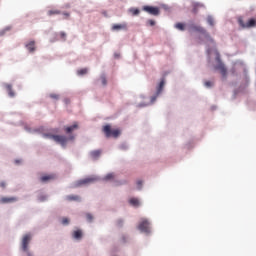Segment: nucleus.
<instances>
[{
	"label": "nucleus",
	"mask_w": 256,
	"mask_h": 256,
	"mask_svg": "<svg viewBox=\"0 0 256 256\" xmlns=\"http://www.w3.org/2000/svg\"><path fill=\"white\" fill-rule=\"evenodd\" d=\"M60 37L65 41V38L67 37V34L65 32L60 33Z\"/></svg>",
	"instance_id": "obj_39"
},
{
	"label": "nucleus",
	"mask_w": 256,
	"mask_h": 256,
	"mask_svg": "<svg viewBox=\"0 0 256 256\" xmlns=\"http://www.w3.org/2000/svg\"><path fill=\"white\" fill-rule=\"evenodd\" d=\"M95 181H99L97 177H88L84 179H80L76 182L75 187H81L83 185H89L91 183H95Z\"/></svg>",
	"instance_id": "obj_7"
},
{
	"label": "nucleus",
	"mask_w": 256,
	"mask_h": 256,
	"mask_svg": "<svg viewBox=\"0 0 256 256\" xmlns=\"http://www.w3.org/2000/svg\"><path fill=\"white\" fill-rule=\"evenodd\" d=\"M120 185H127V180H121Z\"/></svg>",
	"instance_id": "obj_41"
},
{
	"label": "nucleus",
	"mask_w": 256,
	"mask_h": 256,
	"mask_svg": "<svg viewBox=\"0 0 256 256\" xmlns=\"http://www.w3.org/2000/svg\"><path fill=\"white\" fill-rule=\"evenodd\" d=\"M5 186H6L5 182L0 183V187L5 188Z\"/></svg>",
	"instance_id": "obj_42"
},
{
	"label": "nucleus",
	"mask_w": 256,
	"mask_h": 256,
	"mask_svg": "<svg viewBox=\"0 0 256 256\" xmlns=\"http://www.w3.org/2000/svg\"><path fill=\"white\" fill-rule=\"evenodd\" d=\"M7 31H11L10 26H7L2 31H0V36L3 37V35H5V33H7Z\"/></svg>",
	"instance_id": "obj_28"
},
{
	"label": "nucleus",
	"mask_w": 256,
	"mask_h": 256,
	"mask_svg": "<svg viewBox=\"0 0 256 256\" xmlns=\"http://www.w3.org/2000/svg\"><path fill=\"white\" fill-rule=\"evenodd\" d=\"M129 203L132 207H139L141 205V202L137 198H130Z\"/></svg>",
	"instance_id": "obj_15"
},
{
	"label": "nucleus",
	"mask_w": 256,
	"mask_h": 256,
	"mask_svg": "<svg viewBox=\"0 0 256 256\" xmlns=\"http://www.w3.org/2000/svg\"><path fill=\"white\" fill-rule=\"evenodd\" d=\"M189 31H196L197 33H201L204 39V40H201V43H213V38H211V35L208 34L205 28L191 24L189 27Z\"/></svg>",
	"instance_id": "obj_2"
},
{
	"label": "nucleus",
	"mask_w": 256,
	"mask_h": 256,
	"mask_svg": "<svg viewBox=\"0 0 256 256\" xmlns=\"http://www.w3.org/2000/svg\"><path fill=\"white\" fill-rule=\"evenodd\" d=\"M119 149H120V151H127V149H129V144L122 143L119 145Z\"/></svg>",
	"instance_id": "obj_24"
},
{
	"label": "nucleus",
	"mask_w": 256,
	"mask_h": 256,
	"mask_svg": "<svg viewBox=\"0 0 256 256\" xmlns=\"http://www.w3.org/2000/svg\"><path fill=\"white\" fill-rule=\"evenodd\" d=\"M101 81H102V85H107V77H105V74L101 75Z\"/></svg>",
	"instance_id": "obj_34"
},
{
	"label": "nucleus",
	"mask_w": 256,
	"mask_h": 256,
	"mask_svg": "<svg viewBox=\"0 0 256 256\" xmlns=\"http://www.w3.org/2000/svg\"><path fill=\"white\" fill-rule=\"evenodd\" d=\"M58 129H54V132L57 133Z\"/></svg>",
	"instance_id": "obj_47"
},
{
	"label": "nucleus",
	"mask_w": 256,
	"mask_h": 256,
	"mask_svg": "<svg viewBox=\"0 0 256 256\" xmlns=\"http://www.w3.org/2000/svg\"><path fill=\"white\" fill-rule=\"evenodd\" d=\"M64 17H69V13L65 12L63 13Z\"/></svg>",
	"instance_id": "obj_44"
},
{
	"label": "nucleus",
	"mask_w": 256,
	"mask_h": 256,
	"mask_svg": "<svg viewBox=\"0 0 256 256\" xmlns=\"http://www.w3.org/2000/svg\"><path fill=\"white\" fill-rule=\"evenodd\" d=\"M204 85H205V87H207V89H211V87H213V82H211V81H206V82L204 83Z\"/></svg>",
	"instance_id": "obj_35"
},
{
	"label": "nucleus",
	"mask_w": 256,
	"mask_h": 256,
	"mask_svg": "<svg viewBox=\"0 0 256 256\" xmlns=\"http://www.w3.org/2000/svg\"><path fill=\"white\" fill-rule=\"evenodd\" d=\"M67 201H81V197L77 195H68L66 196Z\"/></svg>",
	"instance_id": "obj_19"
},
{
	"label": "nucleus",
	"mask_w": 256,
	"mask_h": 256,
	"mask_svg": "<svg viewBox=\"0 0 256 256\" xmlns=\"http://www.w3.org/2000/svg\"><path fill=\"white\" fill-rule=\"evenodd\" d=\"M238 65H241L245 71V64H243V61H238L235 63L234 67H237Z\"/></svg>",
	"instance_id": "obj_36"
},
{
	"label": "nucleus",
	"mask_w": 256,
	"mask_h": 256,
	"mask_svg": "<svg viewBox=\"0 0 256 256\" xmlns=\"http://www.w3.org/2000/svg\"><path fill=\"white\" fill-rule=\"evenodd\" d=\"M25 47H26L27 51H29V53H34L35 41H30V42L26 43Z\"/></svg>",
	"instance_id": "obj_13"
},
{
	"label": "nucleus",
	"mask_w": 256,
	"mask_h": 256,
	"mask_svg": "<svg viewBox=\"0 0 256 256\" xmlns=\"http://www.w3.org/2000/svg\"><path fill=\"white\" fill-rule=\"evenodd\" d=\"M115 59H119V53H114Z\"/></svg>",
	"instance_id": "obj_43"
},
{
	"label": "nucleus",
	"mask_w": 256,
	"mask_h": 256,
	"mask_svg": "<svg viewBox=\"0 0 256 256\" xmlns=\"http://www.w3.org/2000/svg\"><path fill=\"white\" fill-rule=\"evenodd\" d=\"M61 13L59 10H49L48 15H59Z\"/></svg>",
	"instance_id": "obj_33"
},
{
	"label": "nucleus",
	"mask_w": 256,
	"mask_h": 256,
	"mask_svg": "<svg viewBox=\"0 0 256 256\" xmlns=\"http://www.w3.org/2000/svg\"><path fill=\"white\" fill-rule=\"evenodd\" d=\"M86 219H87L88 223H92L93 222V215L91 213H87L86 214Z\"/></svg>",
	"instance_id": "obj_32"
},
{
	"label": "nucleus",
	"mask_w": 256,
	"mask_h": 256,
	"mask_svg": "<svg viewBox=\"0 0 256 256\" xmlns=\"http://www.w3.org/2000/svg\"><path fill=\"white\" fill-rule=\"evenodd\" d=\"M147 25H150V27H154L155 21L154 20H148Z\"/></svg>",
	"instance_id": "obj_38"
},
{
	"label": "nucleus",
	"mask_w": 256,
	"mask_h": 256,
	"mask_svg": "<svg viewBox=\"0 0 256 256\" xmlns=\"http://www.w3.org/2000/svg\"><path fill=\"white\" fill-rule=\"evenodd\" d=\"M216 61L218 64L215 66V69L217 71H220L223 79H225V77H227V68H225V64H223V62L221 61V56L219 55V52L216 53Z\"/></svg>",
	"instance_id": "obj_4"
},
{
	"label": "nucleus",
	"mask_w": 256,
	"mask_h": 256,
	"mask_svg": "<svg viewBox=\"0 0 256 256\" xmlns=\"http://www.w3.org/2000/svg\"><path fill=\"white\" fill-rule=\"evenodd\" d=\"M123 223H125V221L123 219H118L117 220L118 227H123Z\"/></svg>",
	"instance_id": "obj_37"
},
{
	"label": "nucleus",
	"mask_w": 256,
	"mask_h": 256,
	"mask_svg": "<svg viewBox=\"0 0 256 256\" xmlns=\"http://www.w3.org/2000/svg\"><path fill=\"white\" fill-rule=\"evenodd\" d=\"M87 71H89L87 68L80 69L77 71V75H87Z\"/></svg>",
	"instance_id": "obj_29"
},
{
	"label": "nucleus",
	"mask_w": 256,
	"mask_h": 256,
	"mask_svg": "<svg viewBox=\"0 0 256 256\" xmlns=\"http://www.w3.org/2000/svg\"><path fill=\"white\" fill-rule=\"evenodd\" d=\"M92 159H98V157L101 155V150H94L90 152Z\"/></svg>",
	"instance_id": "obj_20"
},
{
	"label": "nucleus",
	"mask_w": 256,
	"mask_h": 256,
	"mask_svg": "<svg viewBox=\"0 0 256 256\" xmlns=\"http://www.w3.org/2000/svg\"><path fill=\"white\" fill-rule=\"evenodd\" d=\"M129 12L132 13V15L137 16L139 15L140 11L137 8H130Z\"/></svg>",
	"instance_id": "obj_26"
},
{
	"label": "nucleus",
	"mask_w": 256,
	"mask_h": 256,
	"mask_svg": "<svg viewBox=\"0 0 256 256\" xmlns=\"http://www.w3.org/2000/svg\"><path fill=\"white\" fill-rule=\"evenodd\" d=\"M51 99H59V95L57 94H50Z\"/></svg>",
	"instance_id": "obj_40"
},
{
	"label": "nucleus",
	"mask_w": 256,
	"mask_h": 256,
	"mask_svg": "<svg viewBox=\"0 0 256 256\" xmlns=\"http://www.w3.org/2000/svg\"><path fill=\"white\" fill-rule=\"evenodd\" d=\"M175 29H178L179 31H185V24L183 23H177L175 24Z\"/></svg>",
	"instance_id": "obj_23"
},
{
	"label": "nucleus",
	"mask_w": 256,
	"mask_h": 256,
	"mask_svg": "<svg viewBox=\"0 0 256 256\" xmlns=\"http://www.w3.org/2000/svg\"><path fill=\"white\" fill-rule=\"evenodd\" d=\"M15 163H19V160H16Z\"/></svg>",
	"instance_id": "obj_48"
},
{
	"label": "nucleus",
	"mask_w": 256,
	"mask_h": 256,
	"mask_svg": "<svg viewBox=\"0 0 256 256\" xmlns=\"http://www.w3.org/2000/svg\"><path fill=\"white\" fill-rule=\"evenodd\" d=\"M140 97H141L142 99H145V96H143V95H141Z\"/></svg>",
	"instance_id": "obj_46"
},
{
	"label": "nucleus",
	"mask_w": 256,
	"mask_h": 256,
	"mask_svg": "<svg viewBox=\"0 0 256 256\" xmlns=\"http://www.w3.org/2000/svg\"><path fill=\"white\" fill-rule=\"evenodd\" d=\"M207 53H209V50H207Z\"/></svg>",
	"instance_id": "obj_49"
},
{
	"label": "nucleus",
	"mask_w": 256,
	"mask_h": 256,
	"mask_svg": "<svg viewBox=\"0 0 256 256\" xmlns=\"http://www.w3.org/2000/svg\"><path fill=\"white\" fill-rule=\"evenodd\" d=\"M31 239H33L31 233L25 234L22 237L21 250L24 251V253H27V251H29V243H31Z\"/></svg>",
	"instance_id": "obj_6"
},
{
	"label": "nucleus",
	"mask_w": 256,
	"mask_h": 256,
	"mask_svg": "<svg viewBox=\"0 0 256 256\" xmlns=\"http://www.w3.org/2000/svg\"><path fill=\"white\" fill-rule=\"evenodd\" d=\"M2 87L8 91L9 97H15V92H13V86L11 84L3 83Z\"/></svg>",
	"instance_id": "obj_11"
},
{
	"label": "nucleus",
	"mask_w": 256,
	"mask_h": 256,
	"mask_svg": "<svg viewBox=\"0 0 256 256\" xmlns=\"http://www.w3.org/2000/svg\"><path fill=\"white\" fill-rule=\"evenodd\" d=\"M130 242H131V238L128 235H123L121 237L120 243L125 244V243H130Z\"/></svg>",
	"instance_id": "obj_22"
},
{
	"label": "nucleus",
	"mask_w": 256,
	"mask_h": 256,
	"mask_svg": "<svg viewBox=\"0 0 256 256\" xmlns=\"http://www.w3.org/2000/svg\"><path fill=\"white\" fill-rule=\"evenodd\" d=\"M206 21L210 27H215V18H213L211 15L207 16Z\"/></svg>",
	"instance_id": "obj_18"
},
{
	"label": "nucleus",
	"mask_w": 256,
	"mask_h": 256,
	"mask_svg": "<svg viewBox=\"0 0 256 256\" xmlns=\"http://www.w3.org/2000/svg\"><path fill=\"white\" fill-rule=\"evenodd\" d=\"M73 239H76V241L81 240V237H83V232L81 230H76L72 234Z\"/></svg>",
	"instance_id": "obj_14"
},
{
	"label": "nucleus",
	"mask_w": 256,
	"mask_h": 256,
	"mask_svg": "<svg viewBox=\"0 0 256 256\" xmlns=\"http://www.w3.org/2000/svg\"><path fill=\"white\" fill-rule=\"evenodd\" d=\"M121 29H125V25H123V24H114L112 26V31H121Z\"/></svg>",
	"instance_id": "obj_21"
},
{
	"label": "nucleus",
	"mask_w": 256,
	"mask_h": 256,
	"mask_svg": "<svg viewBox=\"0 0 256 256\" xmlns=\"http://www.w3.org/2000/svg\"><path fill=\"white\" fill-rule=\"evenodd\" d=\"M165 87V79H162L159 83V85L156 88V93L150 98L149 103H140L138 104V107H148V105H153L156 101L159 95L163 93V88Z\"/></svg>",
	"instance_id": "obj_3"
},
{
	"label": "nucleus",
	"mask_w": 256,
	"mask_h": 256,
	"mask_svg": "<svg viewBox=\"0 0 256 256\" xmlns=\"http://www.w3.org/2000/svg\"><path fill=\"white\" fill-rule=\"evenodd\" d=\"M17 201V198L15 197H3L0 199V203L6 204V203H15Z\"/></svg>",
	"instance_id": "obj_12"
},
{
	"label": "nucleus",
	"mask_w": 256,
	"mask_h": 256,
	"mask_svg": "<svg viewBox=\"0 0 256 256\" xmlns=\"http://www.w3.org/2000/svg\"><path fill=\"white\" fill-rule=\"evenodd\" d=\"M139 231L149 235L151 233V223L147 219H142L138 225Z\"/></svg>",
	"instance_id": "obj_5"
},
{
	"label": "nucleus",
	"mask_w": 256,
	"mask_h": 256,
	"mask_svg": "<svg viewBox=\"0 0 256 256\" xmlns=\"http://www.w3.org/2000/svg\"><path fill=\"white\" fill-rule=\"evenodd\" d=\"M61 223H62V225H64V227H67V225H69V223H70V220H69V218H62Z\"/></svg>",
	"instance_id": "obj_31"
},
{
	"label": "nucleus",
	"mask_w": 256,
	"mask_h": 256,
	"mask_svg": "<svg viewBox=\"0 0 256 256\" xmlns=\"http://www.w3.org/2000/svg\"><path fill=\"white\" fill-rule=\"evenodd\" d=\"M103 131H104L106 137H114L115 139H117V137H119V133H120L119 130H117V129L112 130L110 125L104 126Z\"/></svg>",
	"instance_id": "obj_8"
},
{
	"label": "nucleus",
	"mask_w": 256,
	"mask_h": 256,
	"mask_svg": "<svg viewBox=\"0 0 256 256\" xmlns=\"http://www.w3.org/2000/svg\"><path fill=\"white\" fill-rule=\"evenodd\" d=\"M65 103H69V99H65Z\"/></svg>",
	"instance_id": "obj_45"
},
{
	"label": "nucleus",
	"mask_w": 256,
	"mask_h": 256,
	"mask_svg": "<svg viewBox=\"0 0 256 256\" xmlns=\"http://www.w3.org/2000/svg\"><path fill=\"white\" fill-rule=\"evenodd\" d=\"M40 179H41V181H42L43 183H47V181H50V179H53V176H51V175H46V176H42Z\"/></svg>",
	"instance_id": "obj_25"
},
{
	"label": "nucleus",
	"mask_w": 256,
	"mask_h": 256,
	"mask_svg": "<svg viewBox=\"0 0 256 256\" xmlns=\"http://www.w3.org/2000/svg\"><path fill=\"white\" fill-rule=\"evenodd\" d=\"M136 185H137V190L138 191H141V189H143V181L142 180H138L136 182Z\"/></svg>",
	"instance_id": "obj_30"
},
{
	"label": "nucleus",
	"mask_w": 256,
	"mask_h": 256,
	"mask_svg": "<svg viewBox=\"0 0 256 256\" xmlns=\"http://www.w3.org/2000/svg\"><path fill=\"white\" fill-rule=\"evenodd\" d=\"M115 179V173L111 172L106 174L103 178L102 181H113Z\"/></svg>",
	"instance_id": "obj_16"
},
{
	"label": "nucleus",
	"mask_w": 256,
	"mask_h": 256,
	"mask_svg": "<svg viewBox=\"0 0 256 256\" xmlns=\"http://www.w3.org/2000/svg\"><path fill=\"white\" fill-rule=\"evenodd\" d=\"M78 127L79 126L77 124L65 127V133L68 136L45 133V128L43 127L31 128L29 126H25V131H27V133H32V135H42L43 139H50L52 141H55V143L60 145L62 149H67V143H69V141H75L73 131L78 129Z\"/></svg>",
	"instance_id": "obj_1"
},
{
	"label": "nucleus",
	"mask_w": 256,
	"mask_h": 256,
	"mask_svg": "<svg viewBox=\"0 0 256 256\" xmlns=\"http://www.w3.org/2000/svg\"><path fill=\"white\" fill-rule=\"evenodd\" d=\"M238 23H239V25H240L241 27H243V28L255 27V25H256V21H255V19H253V18H251L250 20H248V22H247L246 24L243 22L242 19H239V20H238Z\"/></svg>",
	"instance_id": "obj_10"
},
{
	"label": "nucleus",
	"mask_w": 256,
	"mask_h": 256,
	"mask_svg": "<svg viewBox=\"0 0 256 256\" xmlns=\"http://www.w3.org/2000/svg\"><path fill=\"white\" fill-rule=\"evenodd\" d=\"M199 7H203V4L201 3H195L193 5V13H197V9H199Z\"/></svg>",
	"instance_id": "obj_27"
},
{
	"label": "nucleus",
	"mask_w": 256,
	"mask_h": 256,
	"mask_svg": "<svg viewBox=\"0 0 256 256\" xmlns=\"http://www.w3.org/2000/svg\"><path fill=\"white\" fill-rule=\"evenodd\" d=\"M48 199H49V195L47 194L40 193L38 195V201H40V203H45V201H48Z\"/></svg>",
	"instance_id": "obj_17"
},
{
	"label": "nucleus",
	"mask_w": 256,
	"mask_h": 256,
	"mask_svg": "<svg viewBox=\"0 0 256 256\" xmlns=\"http://www.w3.org/2000/svg\"><path fill=\"white\" fill-rule=\"evenodd\" d=\"M143 11H146V13H149V15H154V17H157V15H159V8L157 7L144 6Z\"/></svg>",
	"instance_id": "obj_9"
}]
</instances>
